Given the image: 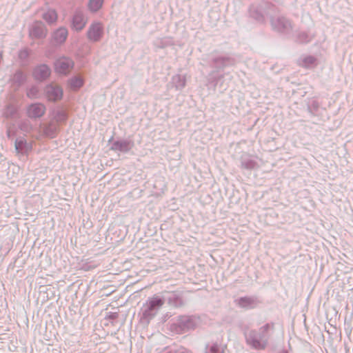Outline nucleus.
<instances>
[{
    "mask_svg": "<svg viewBox=\"0 0 353 353\" xmlns=\"http://www.w3.org/2000/svg\"><path fill=\"white\" fill-rule=\"evenodd\" d=\"M164 301L159 296H154L148 301V307L150 310H154L161 307Z\"/></svg>",
    "mask_w": 353,
    "mask_h": 353,
    "instance_id": "nucleus-10",
    "label": "nucleus"
},
{
    "mask_svg": "<svg viewBox=\"0 0 353 353\" xmlns=\"http://www.w3.org/2000/svg\"><path fill=\"white\" fill-rule=\"evenodd\" d=\"M88 37L93 41H99L103 36V27L101 23H93L88 30Z\"/></svg>",
    "mask_w": 353,
    "mask_h": 353,
    "instance_id": "nucleus-1",
    "label": "nucleus"
},
{
    "mask_svg": "<svg viewBox=\"0 0 353 353\" xmlns=\"http://www.w3.org/2000/svg\"><path fill=\"white\" fill-rule=\"evenodd\" d=\"M87 21L81 13H77L74 15L72 21V28L77 31L83 29Z\"/></svg>",
    "mask_w": 353,
    "mask_h": 353,
    "instance_id": "nucleus-5",
    "label": "nucleus"
},
{
    "mask_svg": "<svg viewBox=\"0 0 353 353\" xmlns=\"http://www.w3.org/2000/svg\"><path fill=\"white\" fill-rule=\"evenodd\" d=\"M46 95L49 100L57 101L62 98L63 91L59 86L50 85L46 88Z\"/></svg>",
    "mask_w": 353,
    "mask_h": 353,
    "instance_id": "nucleus-4",
    "label": "nucleus"
},
{
    "mask_svg": "<svg viewBox=\"0 0 353 353\" xmlns=\"http://www.w3.org/2000/svg\"><path fill=\"white\" fill-rule=\"evenodd\" d=\"M83 79L81 77H75L70 81V86L74 89L79 88L83 85Z\"/></svg>",
    "mask_w": 353,
    "mask_h": 353,
    "instance_id": "nucleus-14",
    "label": "nucleus"
},
{
    "mask_svg": "<svg viewBox=\"0 0 353 353\" xmlns=\"http://www.w3.org/2000/svg\"><path fill=\"white\" fill-rule=\"evenodd\" d=\"M57 131L58 125L57 121H52L49 124H45L40 127L39 138L42 137L53 138L56 136Z\"/></svg>",
    "mask_w": 353,
    "mask_h": 353,
    "instance_id": "nucleus-2",
    "label": "nucleus"
},
{
    "mask_svg": "<svg viewBox=\"0 0 353 353\" xmlns=\"http://www.w3.org/2000/svg\"><path fill=\"white\" fill-rule=\"evenodd\" d=\"M15 148L18 152H25L30 150L31 146L27 143L26 140L19 139L16 141Z\"/></svg>",
    "mask_w": 353,
    "mask_h": 353,
    "instance_id": "nucleus-9",
    "label": "nucleus"
},
{
    "mask_svg": "<svg viewBox=\"0 0 353 353\" xmlns=\"http://www.w3.org/2000/svg\"><path fill=\"white\" fill-rule=\"evenodd\" d=\"M46 31L41 22H37L32 30H30V34L32 37L41 38L46 35Z\"/></svg>",
    "mask_w": 353,
    "mask_h": 353,
    "instance_id": "nucleus-7",
    "label": "nucleus"
},
{
    "mask_svg": "<svg viewBox=\"0 0 353 353\" xmlns=\"http://www.w3.org/2000/svg\"><path fill=\"white\" fill-rule=\"evenodd\" d=\"M50 69L47 65H41L34 70V74L38 79H43L50 75Z\"/></svg>",
    "mask_w": 353,
    "mask_h": 353,
    "instance_id": "nucleus-8",
    "label": "nucleus"
},
{
    "mask_svg": "<svg viewBox=\"0 0 353 353\" xmlns=\"http://www.w3.org/2000/svg\"><path fill=\"white\" fill-rule=\"evenodd\" d=\"M43 18L49 23L55 22L57 19V14L54 10H48L44 14Z\"/></svg>",
    "mask_w": 353,
    "mask_h": 353,
    "instance_id": "nucleus-12",
    "label": "nucleus"
},
{
    "mask_svg": "<svg viewBox=\"0 0 353 353\" xmlns=\"http://www.w3.org/2000/svg\"><path fill=\"white\" fill-rule=\"evenodd\" d=\"M68 36V31L65 28H59L54 34V39L57 43H62L65 41Z\"/></svg>",
    "mask_w": 353,
    "mask_h": 353,
    "instance_id": "nucleus-11",
    "label": "nucleus"
},
{
    "mask_svg": "<svg viewBox=\"0 0 353 353\" xmlns=\"http://www.w3.org/2000/svg\"><path fill=\"white\" fill-rule=\"evenodd\" d=\"M72 61L68 58H61L55 63V70L61 74L68 72L72 68Z\"/></svg>",
    "mask_w": 353,
    "mask_h": 353,
    "instance_id": "nucleus-3",
    "label": "nucleus"
},
{
    "mask_svg": "<svg viewBox=\"0 0 353 353\" xmlns=\"http://www.w3.org/2000/svg\"><path fill=\"white\" fill-rule=\"evenodd\" d=\"M303 61V65L304 66H309L310 65L314 64L315 59L313 57H309L304 59V60Z\"/></svg>",
    "mask_w": 353,
    "mask_h": 353,
    "instance_id": "nucleus-16",
    "label": "nucleus"
},
{
    "mask_svg": "<svg viewBox=\"0 0 353 353\" xmlns=\"http://www.w3.org/2000/svg\"><path fill=\"white\" fill-rule=\"evenodd\" d=\"M114 145L117 149L121 151H127L128 144L127 142H117L114 143Z\"/></svg>",
    "mask_w": 353,
    "mask_h": 353,
    "instance_id": "nucleus-15",
    "label": "nucleus"
},
{
    "mask_svg": "<svg viewBox=\"0 0 353 353\" xmlns=\"http://www.w3.org/2000/svg\"><path fill=\"white\" fill-rule=\"evenodd\" d=\"M45 110L42 104H32L28 109V114L32 118L40 117L43 115Z\"/></svg>",
    "mask_w": 353,
    "mask_h": 353,
    "instance_id": "nucleus-6",
    "label": "nucleus"
},
{
    "mask_svg": "<svg viewBox=\"0 0 353 353\" xmlns=\"http://www.w3.org/2000/svg\"><path fill=\"white\" fill-rule=\"evenodd\" d=\"M103 3V0H90L89 8L92 12L99 10Z\"/></svg>",
    "mask_w": 353,
    "mask_h": 353,
    "instance_id": "nucleus-13",
    "label": "nucleus"
}]
</instances>
